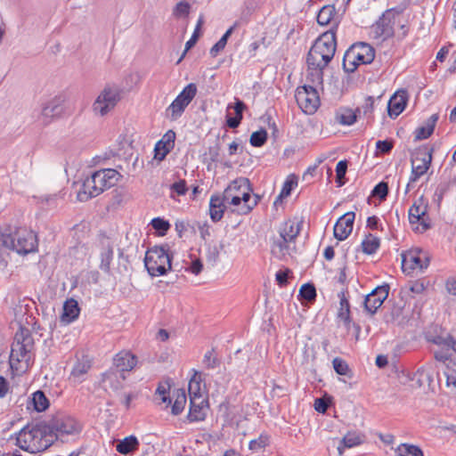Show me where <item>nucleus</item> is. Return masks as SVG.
<instances>
[{"instance_id":"52","label":"nucleus","mask_w":456,"mask_h":456,"mask_svg":"<svg viewBox=\"0 0 456 456\" xmlns=\"http://www.w3.org/2000/svg\"><path fill=\"white\" fill-rule=\"evenodd\" d=\"M267 140V132L265 129H260L252 133L250 135V144L254 147H261L263 146Z\"/></svg>"},{"instance_id":"13","label":"nucleus","mask_w":456,"mask_h":456,"mask_svg":"<svg viewBox=\"0 0 456 456\" xmlns=\"http://www.w3.org/2000/svg\"><path fill=\"white\" fill-rule=\"evenodd\" d=\"M196 94L197 86L194 83L188 84L166 109V117L173 121L177 120Z\"/></svg>"},{"instance_id":"41","label":"nucleus","mask_w":456,"mask_h":456,"mask_svg":"<svg viewBox=\"0 0 456 456\" xmlns=\"http://www.w3.org/2000/svg\"><path fill=\"white\" fill-rule=\"evenodd\" d=\"M357 116H358V113H357L356 110H353L351 109H346V110H341V112H339L337 115V119L341 125L351 126L354 123H355V121L357 119Z\"/></svg>"},{"instance_id":"6","label":"nucleus","mask_w":456,"mask_h":456,"mask_svg":"<svg viewBox=\"0 0 456 456\" xmlns=\"http://www.w3.org/2000/svg\"><path fill=\"white\" fill-rule=\"evenodd\" d=\"M302 221L295 218L289 219L279 226L280 239L273 240L272 244V253L279 259L290 254L291 243L298 236L301 230Z\"/></svg>"},{"instance_id":"46","label":"nucleus","mask_w":456,"mask_h":456,"mask_svg":"<svg viewBox=\"0 0 456 456\" xmlns=\"http://www.w3.org/2000/svg\"><path fill=\"white\" fill-rule=\"evenodd\" d=\"M202 23H203V18H202V16H200L199 20H198V22H197V25H196V28L194 29V32H193L192 36H191V38L185 44V49H184L182 56L177 61V64L182 61V60L185 56L187 51L190 48H191L196 44V42L198 40V37H199V31L200 29V27H201Z\"/></svg>"},{"instance_id":"47","label":"nucleus","mask_w":456,"mask_h":456,"mask_svg":"<svg viewBox=\"0 0 456 456\" xmlns=\"http://www.w3.org/2000/svg\"><path fill=\"white\" fill-rule=\"evenodd\" d=\"M297 184V181L294 179H287L281 188L280 194L276 197L274 200V205H277L279 202H281L284 198H287L290 195L292 189Z\"/></svg>"},{"instance_id":"36","label":"nucleus","mask_w":456,"mask_h":456,"mask_svg":"<svg viewBox=\"0 0 456 456\" xmlns=\"http://www.w3.org/2000/svg\"><path fill=\"white\" fill-rule=\"evenodd\" d=\"M398 362L399 360L396 358V354H394L392 357L388 358V355L379 354L376 357L375 363L378 368L384 369L387 367L389 369L388 375L391 373L397 374L398 372Z\"/></svg>"},{"instance_id":"5","label":"nucleus","mask_w":456,"mask_h":456,"mask_svg":"<svg viewBox=\"0 0 456 456\" xmlns=\"http://www.w3.org/2000/svg\"><path fill=\"white\" fill-rule=\"evenodd\" d=\"M337 48L336 34L331 29L322 33L314 43L308 52L307 65L322 64L328 66L333 59Z\"/></svg>"},{"instance_id":"12","label":"nucleus","mask_w":456,"mask_h":456,"mask_svg":"<svg viewBox=\"0 0 456 456\" xmlns=\"http://www.w3.org/2000/svg\"><path fill=\"white\" fill-rule=\"evenodd\" d=\"M121 90L118 86L106 85L94 100L92 110L96 116L103 117L120 101Z\"/></svg>"},{"instance_id":"39","label":"nucleus","mask_w":456,"mask_h":456,"mask_svg":"<svg viewBox=\"0 0 456 456\" xmlns=\"http://www.w3.org/2000/svg\"><path fill=\"white\" fill-rule=\"evenodd\" d=\"M336 14V9L334 5H325L318 12L317 22L322 26L328 25L334 15Z\"/></svg>"},{"instance_id":"54","label":"nucleus","mask_w":456,"mask_h":456,"mask_svg":"<svg viewBox=\"0 0 456 456\" xmlns=\"http://www.w3.org/2000/svg\"><path fill=\"white\" fill-rule=\"evenodd\" d=\"M333 368L335 371L339 375H347L349 372V367L346 361L339 357H336L332 361Z\"/></svg>"},{"instance_id":"27","label":"nucleus","mask_w":456,"mask_h":456,"mask_svg":"<svg viewBox=\"0 0 456 456\" xmlns=\"http://www.w3.org/2000/svg\"><path fill=\"white\" fill-rule=\"evenodd\" d=\"M90 369V360L86 357L78 359L72 368L69 379L73 383H81L86 379Z\"/></svg>"},{"instance_id":"62","label":"nucleus","mask_w":456,"mask_h":456,"mask_svg":"<svg viewBox=\"0 0 456 456\" xmlns=\"http://www.w3.org/2000/svg\"><path fill=\"white\" fill-rule=\"evenodd\" d=\"M347 170V162L346 160H340L336 166L337 179L340 181L346 175Z\"/></svg>"},{"instance_id":"14","label":"nucleus","mask_w":456,"mask_h":456,"mask_svg":"<svg viewBox=\"0 0 456 456\" xmlns=\"http://www.w3.org/2000/svg\"><path fill=\"white\" fill-rule=\"evenodd\" d=\"M435 370L432 364H428L419 369L412 376L404 375L401 370V383L404 385L406 382L408 386L413 389L422 388L424 391L433 389L432 385L434 382Z\"/></svg>"},{"instance_id":"8","label":"nucleus","mask_w":456,"mask_h":456,"mask_svg":"<svg viewBox=\"0 0 456 456\" xmlns=\"http://www.w3.org/2000/svg\"><path fill=\"white\" fill-rule=\"evenodd\" d=\"M375 58L374 48L364 42L354 44L344 54L343 68L346 72L353 73L359 65L370 64Z\"/></svg>"},{"instance_id":"20","label":"nucleus","mask_w":456,"mask_h":456,"mask_svg":"<svg viewBox=\"0 0 456 456\" xmlns=\"http://www.w3.org/2000/svg\"><path fill=\"white\" fill-rule=\"evenodd\" d=\"M100 184L94 173L90 176H87L77 191V200L81 202H86L100 195L102 192Z\"/></svg>"},{"instance_id":"38","label":"nucleus","mask_w":456,"mask_h":456,"mask_svg":"<svg viewBox=\"0 0 456 456\" xmlns=\"http://www.w3.org/2000/svg\"><path fill=\"white\" fill-rule=\"evenodd\" d=\"M379 239L372 234H368L362 240L361 248L363 253L371 255L377 251L379 247Z\"/></svg>"},{"instance_id":"11","label":"nucleus","mask_w":456,"mask_h":456,"mask_svg":"<svg viewBox=\"0 0 456 456\" xmlns=\"http://www.w3.org/2000/svg\"><path fill=\"white\" fill-rule=\"evenodd\" d=\"M429 263L428 253L419 248L401 254V270L407 275L421 273L428 267Z\"/></svg>"},{"instance_id":"32","label":"nucleus","mask_w":456,"mask_h":456,"mask_svg":"<svg viewBox=\"0 0 456 456\" xmlns=\"http://www.w3.org/2000/svg\"><path fill=\"white\" fill-rule=\"evenodd\" d=\"M140 443L136 436H129L117 442L116 450L123 455L131 454L137 451Z\"/></svg>"},{"instance_id":"1","label":"nucleus","mask_w":456,"mask_h":456,"mask_svg":"<svg viewBox=\"0 0 456 456\" xmlns=\"http://www.w3.org/2000/svg\"><path fill=\"white\" fill-rule=\"evenodd\" d=\"M34 346V338L30 330L20 327L12 344L9 361L11 369L16 375L26 372L33 364Z\"/></svg>"},{"instance_id":"40","label":"nucleus","mask_w":456,"mask_h":456,"mask_svg":"<svg viewBox=\"0 0 456 456\" xmlns=\"http://www.w3.org/2000/svg\"><path fill=\"white\" fill-rule=\"evenodd\" d=\"M236 27V24L229 28L226 32L222 36V37L211 47L210 49V55L212 57H216L222 50L224 49L228 38L232 34L234 28Z\"/></svg>"},{"instance_id":"10","label":"nucleus","mask_w":456,"mask_h":456,"mask_svg":"<svg viewBox=\"0 0 456 456\" xmlns=\"http://www.w3.org/2000/svg\"><path fill=\"white\" fill-rule=\"evenodd\" d=\"M49 433L54 440L64 441L69 436H77L82 430V424L74 417L69 415H60L55 417L49 424Z\"/></svg>"},{"instance_id":"53","label":"nucleus","mask_w":456,"mask_h":456,"mask_svg":"<svg viewBox=\"0 0 456 456\" xmlns=\"http://www.w3.org/2000/svg\"><path fill=\"white\" fill-rule=\"evenodd\" d=\"M50 401H28L26 408L27 410L37 412H41L49 408Z\"/></svg>"},{"instance_id":"7","label":"nucleus","mask_w":456,"mask_h":456,"mask_svg":"<svg viewBox=\"0 0 456 456\" xmlns=\"http://www.w3.org/2000/svg\"><path fill=\"white\" fill-rule=\"evenodd\" d=\"M399 18V10L395 7L386 10L382 15L368 28L370 38L382 43L395 35V27Z\"/></svg>"},{"instance_id":"43","label":"nucleus","mask_w":456,"mask_h":456,"mask_svg":"<svg viewBox=\"0 0 456 456\" xmlns=\"http://www.w3.org/2000/svg\"><path fill=\"white\" fill-rule=\"evenodd\" d=\"M374 102H375V98L372 96H368L365 99L364 103L361 107H358L356 109L358 116L361 117L362 115L363 117H365L368 119L370 118L373 109H374Z\"/></svg>"},{"instance_id":"30","label":"nucleus","mask_w":456,"mask_h":456,"mask_svg":"<svg viewBox=\"0 0 456 456\" xmlns=\"http://www.w3.org/2000/svg\"><path fill=\"white\" fill-rule=\"evenodd\" d=\"M192 370L194 373L188 383L190 399L203 397L206 393V385L202 384L201 374L195 370Z\"/></svg>"},{"instance_id":"51","label":"nucleus","mask_w":456,"mask_h":456,"mask_svg":"<svg viewBox=\"0 0 456 456\" xmlns=\"http://www.w3.org/2000/svg\"><path fill=\"white\" fill-rule=\"evenodd\" d=\"M299 296L308 302L314 301L316 297L315 287L311 283L304 284L299 289Z\"/></svg>"},{"instance_id":"24","label":"nucleus","mask_w":456,"mask_h":456,"mask_svg":"<svg viewBox=\"0 0 456 456\" xmlns=\"http://www.w3.org/2000/svg\"><path fill=\"white\" fill-rule=\"evenodd\" d=\"M175 133L173 130H168L156 143L154 148V158L159 160H163L166 156L173 150L175 146Z\"/></svg>"},{"instance_id":"49","label":"nucleus","mask_w":456,"mask_h":456,"mask_svg":"<svg viewBox=\"0 0 456 456\" xmlns=\"http://www.w3.org/2000/svg\"><path fill=\"white\" fill-rule=\"evenodd\" d=\"M401 456H424V452L418 445L401 443Z\"/></svg>"},{"instance_id":"19","label":"nucleus","mask_w":456,"mask_h":456,"mask_svg":"<svg viewBox=\"0 0 456 456\" xmlns=\"http://www.w3.org/2000/svg\"><path fill=\"white\" fill-rule=\"evenodd\" d=\"M389 292L388 285L379 286L369 293L364 299L363 305L366 312L374 314L381 306Z\"/></svg>"},{"instance_id":"26","label":"nucleus","mask_w":456,"mask_h":456,"mask_svg":"<svg viewBox=\"0 0 456 456\" xmlns=\"http://www.w3.org/2000/svg\"><path fill=\"white\" fill-rule=\"evenodd\" d=\"M97 178V182L100 183L102 192L114 186L120 176L119 173L112 168H106L96 171L94 173Z\"/></svg>"},{"instance_id":"23","label":"nucleus","mask_w":456,"mask_h":456,"mask_svg":"<svg viewBox=\"0 0 456 456\" xmlns=\"http://www.w3.org/2000/svg\"><path fill=\"white\" fill-rule=\"evenodd\" d=\"M137 363V358L129 351H122L116 354L114 357V370L119 373L132 370Z\"/></svg>"},{"instance_id":"64","label":"nucleus","mask_w":456,"mask_h":456,"mask_svg":"<svg viewBox=\"0 0 456 456\" xmlns=\"http://www.w3.org/2000/svg\"><path fill=\"white\" fill-rule=\"evenodd\" d=\"M445 289L449 294L456 296V277L452 276L446 280Z\"/></svg>"},{"instance_id":"56","label":"nucleus","mask_w":456,"mask_h":456,"mask_svg":"<svg viewBox=\"0 0 456 456\" xmlns=\"http://www.w3.org/2000/svg\"><path fill=\"white\" fill-rule=\"evenodd\" d=\"M203 364L208 369H215L218 364L219 361L214 354V350L208 351L203 358Z\"/></svg>"},{"instance_id":"21","label":"nucleus","mask_w":456,"mask_h":456,"mask_svg":"<svg viewBox=\"0 0 456 456\" xmlns=\"http://www.w3.org/2000/svg\"><path fill=\"white\" fill-rule=\"evenodd\" d=\"M355 215L354 212H347L338 218L334 225V237L338 240H346L353 231Z\"/></svg>"},{"instance_id":"35","label":"nucleus","mask_w":456,"mask_h":456,"mask_svg":"<svg viewBox=\"0 0 456 456\" xmlns=\"http://www.w3.org/2000/svg\"><path fill=\"white\" fill-rule=\"evenodd\" d=\"M438 118V114H433L427 119L424 126L418 127L415 131L416 139L423 140L429 137L435 129Z\"/></svg>"},{"instance_id":"2","label":"nucleus","mask_w":456,"mask_h":456,"mask_svg":"<svg viewBox=\"0 0 456 456\" xmlns=\"http://www.w3.org/2000/svg\"><path fill=\"white\" fill-rule=\"evenodd\" d=\"M46 424L27 425L16 436V444L23 451L37 453L53 444V436Z\"/></svg>"},{"instance_id":"17","label":"nucleus","mask_w":456,"mask_h":456,"mask_svg":"<svg viewBox=\"0 0 456 456\" xmlns=\"http://www.w3.org/2000/svg\"><path fill=\"white\" fill-rule=\"evenodd\" d=\"M409 223L416 232L423 233L428 231L431 223L427 215V206L422 203H414L409 209Z\"/></svg>"},{"instance_id":"34","label":"nucleus","mask_w":456,"mask_h":456,"mask_svg":"<svg viewBox=\"0 0 456 456\" xmlns=\"http://www.w3.org/2000/svg\"><path fill=\"white\" fill-rule=\"evenodd\" d=\"M307 75L306 79L310 83L309 86H314V88L318 86L322 87L323 83V69L327 66H322L320 64L319 66L315 65H307Z\"/></svg>"},{"instance_id":"63","label":"nucleus","mask_w":456,"mask_h":456,"mask_svg":"<svg viewBox=\"0 0 456 456\" xmlns=\"http://www.w3.org/2000/svg\"><path fill=\"white\" fill-rule=\"evenodd\" d=\"M331 405L332 401H314V408L320 413H325Z\"/></svg>"},{"instance_id":"31","label":"nucleus","mask_w":456,"mask_h":456,"mask_svg":"<svg viewBox=\"0 0 456 456\" xmlns=\"http://www.w3.org/2000/svg\"><path fill=\"white\" fill-rule=\"evenodd\" d=\"M224 203H226V200H224V194L222 196H211L209 201V214L213 222H218L222 219L224 212Z\"/></svg>"},{"instance_id":"29","label":"nucleus","mask_w":456,"mask_h":456,"mask_svg":"<svg viewBox=\"0 0 456 456\" xmlns=\"http://www.w3.org/2000/svg\"><path fill=\"white\" fill-rule=\"evenodd\" d=\"M208 408V401H190L188 419L191 422L205 419Z\"/></svg>"},{"instance_id":"60","label":"nucleus","mask_w":456,"mask_h":456,"mask_svg":"<svg viewBox=\"0 0 456 456\" xmlns=\"http://www.w3.org/2000/svg\"><path fill=\"white\" fill-rule=\"evenodd\" d=\"M27 390H28V388L25 384H23L21 387L12 386L9 389L11 396H15L18 398H21V397L25 396Z\"/></svg>"},{"instance_id":"61","label":"nucleus","mask_w":456,"mask_h":456,"mask_svg":"<svg viewBox=\"0 0 456 456\" xmlns=\"http://www.w3.org/2000/svg\"><path fill=\"white\" fill-rule=\"evenodd\" d=\"M408 289L414 294H420L424 291V283L420 281H410L408 284Z\"/></svg>"},{"instance_id":"55","label":"nucleus","mask_w":456,"mask_h":456,"mask_svg":"<svg viewBox=\"0 0 456 456\" xmlns=\"http://www.w3.org/2000/svg\"><path fill=\"white\" fill-rule=\"evenodd\" d=\"M268 444L269 436L267 435H260L257 439H254L249 442V449L257 451L265 448Z\"/></svg>"},{"instance_id":"15","label":"nucleus","mask_w":456,"mask_h":456,"mask_svg":"<svg viewBox=\"0 0 456 456\" xmlns=\"http://www.w3.org/2000/svg\"><path fill=\"white\" fill-rule=\"evenodd\" d=\"M295 98L298 107L307 115L314 114L320 106L319 94L314 86H298Z\"/></svg>"},{"instance_id":"9","label":"nucleus","mask_w":456,"mask_h":456,"mask_svg":"<svg viewBox=\"0 0 456 456\" xmlns=\"http://www.w3.org/2000/svg\"><path fill=\"white\" fill-rule=\"evenodd\" d=\"M144 265L151 276H162L171 269V256L163 246H154L148 249Z\"/></svg>"},{"instance_id":"4","label":"nucleus","mask_w":456,"mask_h":456,"mask_svg":"<svg viewBox=\"0 0 456 456\" xmlns=\"http://www.w3.org/2000/svg\"><path fill=\"white\" fill-rule=\"evenodd\" d=\"M0 244L25 255L35 250L37 236L32 231L24 227L8 224L0 231Z\"/></svg>"},{"instance_id":"50","label":"nucleus","mask_w":456,"mask_h":456,"mask_svg":"<svg viewBox=\"0 0 456 456\" xmlns=\"http://www.w3.org/2000/svg\"><path fill=\"white\" fill-rule=\"evenodd\" d=\"M151 224L160 236L166 235L167 231L170 229V224L161 217L153 218L151 222Z\"/></svg>"},{"instance_id":"33","label":"nucleus","mask_w":456,"mask_h":456,"mask_svg":"<svg viewBox=\"0 0 456 456\" xmlns=\"http://www.w3.org/2000/svg\"><path fill=\"white\" fill-rule=\"evenodd\" d=\"M79 312L80 309L77 302L73 298L68 299L63 305L61 321L66 323H70L78 317Z\"/></svg>"},{"instance_id":"22","label":"nucleus","mask_w":456,"mask_h":456,"mask_svg":"<svg viewBox=\"0 0 456 456\" xmlns=\"http://www.w3.org/2000/svg\"><path fill=\"white\" fill-rule=\"evenodd\" d=\"M347 291L342 290L338 294L339 297V309L338 312V318L340 319L344 322V326L346 330H350L351 326H353L357 333L360 332V326L354 322H353L351 319V312H350V304L347 298Z\"/></svg>"},{"instance_id":"48","label":"nucleus","mask_w":456,"mask_h":456,"mask_svg":"<svg viewBox=\"0 0 456 456\" xmlns=\"http://www.w3.org/2000/svg\"><path fill=\"white\" fill-rule=\"evenodd\" d=\"M398 96L399 89L395 91L394 94L391 96L387 102L388 115L392 118H396L399 116V101H397Z\"/></svg>"},{"instance_id":"59","label":"nucleus","mask_w":456,"mask_h":456,"mask_svg":"<svg viewBox=\"0 0 456 456\" xmlns=\"http://www.w3.org/2000/svg\"><path fill=\"white\" fill-rule=\"evenodd\" d=\"M170 189L173 192L177 193L178 195H184L187 192V184L185 180H179L178 182L174 183Z\"/></svg>"},{"instance_id":"18","label":"nucleus","mask_w":456,"mask_h":456,"mask_svg":"<svg viewBox=\"0 0 456 456\" xmlns=\"http://www.w3.org/2000/svg\"><path fill=\"white\" fill-rule=\"evenodd\" d=\"M63 99L61 96H55L44 104L41 113L37 118L40 125L46 126L55 118L61 117L63 113Z\"/></svg>"},{"instance_id":"37","label":"nucleus","mask_w":456,"mask_h":456,"mask_svg":"<svg viewBox=\"0 0 456 456\" xmlns=\"http://www.w3.org/2000/svg\"><path fill=\"white\" fill-rule=\"evenodd\" d=\"M113 248L110 245H107L106 247H103L100 257H101V263H100V269L104 272L105 273H110V265L113 260Z\"/></svg>"},{"instance_id":"25","label":"nucleus","mask_w":456,"mask_h":456,"mask_svg":"<svg viewBox=\"0 0 456 456\" xmlns=\"http://www.w3.org/2000/svg\"><path fill=\"white\" fill-rule=\"evenodd\" d=\"M365 441V435L359 431H348L340 440L338 445V452L342 455L346 449L361 445Z\"/></svg>"},{"instance_id":"44","label":"nucleus","mask_w":456,"mask_h":456,"mask_svg":"<svg viewBox=\"0 0 456 456\" xmlns=\"http://www.w3.org/2000/svg\"><path fill=\"white\" fill-rule=\"evenodd\" d=\"M388 193V184L387 182H380L371 191L370 196L368 199L369 204H370V198L371 197H377L379 198V201H383L386 200Z\"/></svg>"},{"instance_id":"28","label":"nucleus","mask_w":456,"mask_h":456,"mask_svg":"<svg viewBox=\"0 0 456 456\" xmlns=\"http://www.w3.org/2000/svg\"><path fill=\"white\" fill-rule=\"evenodd\" d=\"M125 379V374L110 369L103 374L102 386L105 390L117 391L122 388Z\"/></svg>"},{"instance_id":"3","label":"nucleus","mask_w":456,"mask_h":456,"mask_svg":"<svg viewBox=\"0 0 456 456\" xmlns=\"http://www.w3.org/2000/svg\"><path fill=\"white\" fill-rule=\"evenodd\" d=\"M249 186V180L240 177L232 182L223 193L226 203L236 207L234 211L240 215L249 213L259 200L258 195H255V198L251 199Z\"/></svg>"},{"instance_id":"58","label":"nucleus","mask_w":456,"mask_h":456,"mask_svg":"<svg viewBox=\"0 0 456 456\" xmlns=\"http://www.w3.org/2000/svg\"><path fill=\"white\" fill-rule=\"evenodd\" d=\"M393 141L389 140L378 141L376 142V149L378 152L382 154L388 153L393 149Z\"/></svg>"},{"instance_id":"42","label":"nucleus","mask_w":456,"mask_h":456,"mask_svg":"<svg viewBox=\"0 0 456 456\" xmlns=\"http://www.w3.org/2000/svg\"><path fill=\"white\" fill-rule=\"evenodd\" d=\"M174 386V381L170 378H167L159 382L158 387L156 388V394L161 396V399H171L169 397V394L171 392V388Z\"/></svg>"},{"instance_id":"57","label":"nucleus","mask_w":456,"mask_h":456,"mask_svg":"<svg viewBox=\"0 0 456 456\" xmlns=\"http://www.w3.org/2000/svg\"><path fill=\"white\" fill-rule=\"evenodd\" d=\"M190 8L191 6L187 2L181 1L175 6L173 14L177 18L186 16L190 12Z\"/></svg>"},{"instance_id":"16","label":"nucleus","mask_w":456,"mask_h":456,"mask_svg":"<svg viewBox=\"0 0 456 456\" xmlns=\"http://www.w3.org/2000/svg\"><path fill=\"white\" fill-rule=\"evenodd\" d=\"M432 160L431 150L428 147H420L414 151L411 155V181L415 182L421 175L426 174Z\"/></svg>"},{"instance_id":"45","label":"nucleus","mask_w":456,"mask_h":456,"mask_svg":"<svg viewBox=\"0 0 456 456\" xmlns=\"http://www.w3.org/2000/svg\"><path fill=\"white\" fill-rule=\"evenodd\" d=\"M186 402L187 401H161L159 405L160 409L171 407V413L173 415H178L184 410Z\"/></svg>"}]
</instances>
